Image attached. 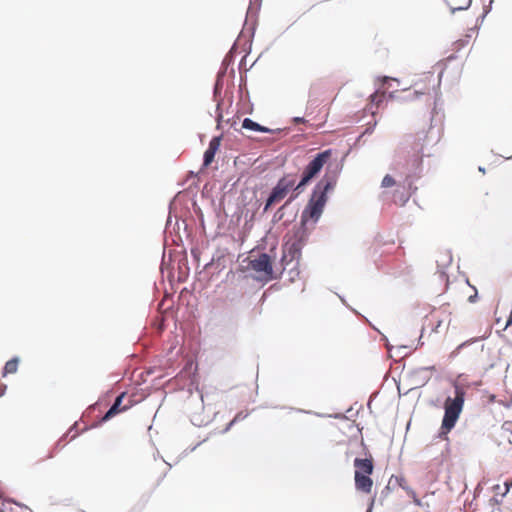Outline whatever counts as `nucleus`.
<instances>
[{
  "label": "nucleus",
  "mask_w": 512,
  "mask_h": 512,
  "mask_svg": "<svg viewBox=\"0 0 512 512\" xmlns=\"http://www.w3.org/2000/svg\"><path fill=\"white\" fill-rule=\"evenodd\" d=\"M0 512H19V511H18V508L14 504L7 502V503H2Z\"/></svg>",
  "instance_id": "nucleus-16"
},
{
  "label": "nucleus",
  "mask_w": 512,
  "mask_h": 512,
  "mask_svg": "<svg viewBox=\"0 0 512 512\" xmlns=\"http://www.w3.org/2000/svg\"><path fill=\"white\" fill-rule=\"evenodd\" d=\"M504 485H505V492L503 493V495H506V494L510 491V489H511V487H512V479H511V480L506 481V482L504 483Z\"/></svg>",
  "instance_id": "nucleus-18"
},
{
  "label": "nucleus",
  "mask_w": 512,
  "mask_h": 512,
  "mask_svg": "<svg viewBox=\"0 0 512 512\" xmlns=\"http://www.w3.org/2000/svg\"><path fill=\"white\" fill-rule=\"evenodd\" d=\"M355 479V487L358 491H361L363 493H370L373 486V480L371 479L370 475L367 474H359L355 473L354 476Z\"/></svg>",
  "instance_id": "nucleus-12"
},
{
  "label": "nucleus",
  "mask_w": 512,
  "mask_h": 512,
  "mask_svg": "<svg viewBox=\"0 0 512 512\" xmlns=\"http://www.w3.org/2000/svg\"><path fill=\"white\" fill-rule=\"evenodd\" d=\"M220 144H221V138L220 137H214L209 142V146H208L207 150L204 153L203 165L205 167L209 166L213 162L215 154L219 150Z\"/></svg>",
  "instance_id": "nucleus-10"
},
{
  "label": "nucleus",
  "mask_w": 512,
  "mask_h": 512,
  "mask_svg": "<svg viewBox=\"0 0 512 512\" xmlns=\"http://www.w3.org/2000/svg\"><path fill=\"white\" fill-rule=\"evenodd\" d=\"M384 97V93H381L379 94L378 92L374 93L372 96H371V99L373 102H376L377 105L379 104V102L382 101V98Z\"/></svg>",
  "instance_id": "nucleus-17"
},
{
  "label": "nucleus",
  "mask_w": 512,
  "mask_h": 512,
  "mask_svg": "<svg viewBox=\"0 0 512 512\" xmlns=\"http://www.w3.org/2000/svg\"><path fill=\"white\" fill-rule=\"evenodd\" d=\"M241 417V414H237L234 419L231 421L230 425H232L233 423H235L236 421H238Z\"/></svg>",
  "instance_id": "nucleus-21"
},
{
  "label": "nucleus",
  "mask_w": 512,
  "mask_h": 512,
  "mask_svg": "<svg viewBox=\"0 0 512 512\" xmlns=\"http://www.w3.org/2000/svg\"><path fill=\"white\" fill-rule=\"evenodd\" d=\"M17 369H18V359L13 358L6 362V364L4 366L3 374L6 375V374L15 373L17 371Z\"/></svg>",
  "instance_id": "nucleus-14"
},
{
  "label": "nucleus",
  "mask_w": 512,
  "mask_h": 512,
  "mask_svg": "<svg viewBox=\"0 0 512 512\" xmlns=\"http://www.w3.org/2000/svg\"><path fill=\"white\" fill-rule=\"evenodd\" d=\"M333 151L327 149L318 153L304 168L301 180L294 188V194L290 197L289 201L294 200L300 193L304 191L306 185H308L322 170L325 164L331 159Z\"/></svg>",
  "instance_id": "nucleus-4"
},
{
  "label": "nucleus",
  "mask_w": 512,
  "mask_h": 512,
  "mask_svg": "<svg viewBox=\"0 0 512 512\" xmlns=\"http://www.w3.org/2000/svg\"><path fill=\"white\" fill-rule=\"evenodd\" d=\"M249 267L261 274V279L265 281L273 279L272 261L268 254L262 253L257 258L250 260Z\"/></svg>",
  "instance_id": "nucleus-7"
},
{
  "label": "nucleus",
  "mask_w": 512,
  "mask_h": 512,
  "mask_svg": "<svg viewBox=\"0 0 512 512\" xmlns=\"http://www.w3.org/2000/svg\"><path fill=\"white\" fill-rule=\"evenodd\" d=\"M296 175L295 174H286L284 175L273 188L270 196L267 199L266 205L264 207V211H267L268 208L276 203H279L283 200L289 191L293 190L296 187Z\"/></svg>",
  "instance_id": "nucleus-5"
},
{
  "label": "nucleus",
  "mask_w": 512,
  "mask_h": 512,
  "mask_svg": "<svg viewBox=\"0 0 512 512\" xmlns=\"http://www.w3.org/2000/svg\"><path fill=\"white\" fill-rule=\"evenodd\" d=\"M242 127L244 129L253 130L256 132L269 133L271 130L267 127L261 126L260 124L254 122L250 118H245L242 122Z\"/></svg>",
  "instance_id": "nucleus-13"
},
{
  "label": "nucleus",
  "mask_w": 512,
  "mask_h": 512,
  "mask_svg": "<svg viewBox=\"0 0 512 512\" xmlns=\"http://www.w3.org/2000/svg\"><path fill=\"white\" fill-rule=\"evenodd\" d=\"M133 401L130 396H128L126 393H121L113 403V405L110 407V409L106 412L104 417L102 418L103 421H107L117 414L124 412L128 410L130 407H132Z\"/></svg>",
  "instance_id": "nucleus-8"
},
{
  "label": "nucleus",
  "mask_w": 512,
  "mask_h": 512,
  "mask_svg": "<svg viewBox=\"0 0 512 512\" xmlns=\"http://www.w3.org/2000/svg\"><path fill=\"white\" fill-rule=\"evenodd\" d=\"M333 186V180L327 175L315 186L301 214L302 226L306 225L308 222L316 223L319 220L327 202V192L331 190Z\"/></svg>",
  "instance_id": "nucleus-1"
},
{
  "label": "nucleus",
  "mask_w": 512,
  "mask_h": 512,
  "mask_svg": "<svg viewBox=\"0 0 512 512\" xmlns=\"http://www.w3.org/2000/svg\"><path fill=\"white\" fill-rule=\"evenodd\" d=\"M454 398L448 397L444 403V417L441 424L440 436H446L455 426L463 410L465 390L459 384L454 385Z\"/></svg>",
  "instance_id": "nucleus-2"
},
{
  "label": "nucleus",
  "mask_w": 512,
  "mask_h": 512,
  "mask_svg": "<svg viewBox=\"0 0 512 512\" xmlns=\"http://www.w3.org/2000/svg\"><path fill=\"white\" fill-rule=\"evenodd\" d=\"M476 296H477V292H475V294H474V295L469 296L468 301H469V302H471V303L475 302V298H476Z\"/></svg>",
  "instance_id": "nucleus-20"
},
{
  "label": "nucleus",
  "mask_w": 512,
  "mask_h": 512,
  "mask_svg": "<svg viewBox=\"0 0 512 512\" xmlns=\"http://www.w3.org/2000/svg\"><path fill=\"white\" fill-rule=\"evenodd\" d=\"M355 473H359L361 475H371L374 470V464L372 457L370 458H356L354 460Z\"/></svg>",
  "instance_id": "nucleus-11"
},
{
  "label": "nucleus",
  "mask_w": 512,
  "mask_h": 512,
  "mask_svg": "<svg viewBox=\"0 0 512 512\" xmlns=\"http://www.w3.org/2000/svg\"><path fill=\"white\" fill-rule=\"evenodd\" d=\"M452 312L449 304L440 306L434 309L427 316L428 325L431 330L435 333L446 331L451 323Z\"/></svg>",
  "instance_id": "nucleus-6"
},
{
  "label": "nucleus",
  "mask_w": 512,
  "mask_h": 512,
  "mask_svg": "<svg viewBox=\"0 0 512 512\" xmlns=\"http://www.w3.org/2000/svg\"><path fill=\"white\" fill-rule=\"evenodd\" d=\"M417 165H419L421 162H422V156L421 155H417Z\"/></svg>",
  "instance_id": "nucleus-23"
},
{
  "label": "nucleus",
  "mask_w": 512,
  "mask_h": 512,
  "mask_svg": "<svg viewBox=\"0 0 512 512\" xmlns=\"http://www.w3.org/2000/svg\"><path fill=\"white\" fill-rule=\"evenodd\" d=\"M374 501H375V499H374V498H372V499H371V502H370V505H369V508H368V510H367V512H371L372 507H373V505H374Z\"/></svg>",
  "instance_id": "nucleus-22"
},
{
  "label": "nucleus",
  "mask_w": 512,
  "mask_h": 512,
  "mask_svg": "<svg viewBox=\"0 0 512 512\" xmlns=\"http://www.w3.org/2000/svg\"><path fill=\"white\" fill-rule=\"evenodd\" d=\"M307 241V232L304 226L293 229L285 236L281 265L285 269L287 265L301 257L302 248Z\"/></svg>",
  "instance_id": "nucleus-3"
},
{
  "label": "nucleus",
  "mask_w": 512,
  "mask_h": 512,
  "mask_svg": "<svg viewBox=\"0 0 512 512\" xmlns=\"http://www.w3.org/2000/svg\"><path fill=\"white\" fill-rule=\"evenodd\" d=\"M6 385L0 381V397L5 393Z\"/></svg>",
  "instance_id": "nucleus-19"
},
{
  "label": "nucleus",
  "mask_w": 512,
  "mask_h": 512,
  "mask_svg": "<svg viewBox=\"0 0 512 512\" xmlns=\"http://www.w3.org/2000/svg\"><path fill=\"white\" fill-rule=\"evenodd\" d=\"M435 77L431 72H427L422 74L416 81H414L412 87L414 89V94L416 95H425L429 94L435 86Z\"/></svg>",
  "instance_id": "nucleus-9"
},
{
  "label": "nucleus",
  "mask_w": 512,
  "mask_h": 512,
  "mask_svg": "<svg viewBox=\"0 0 512 512\" xmlns=\"http://www.w3.org/2000/svg\"><path fill=\"white\" fill-rule=\"evenodd\" d=\"M395 185V180L392 176L390 175H385L384 178L382 179V182H381V186L383 188H389V187H392Z\"/></svg>",
  "instance_id": "nucleus-15"
}]
</instances>
